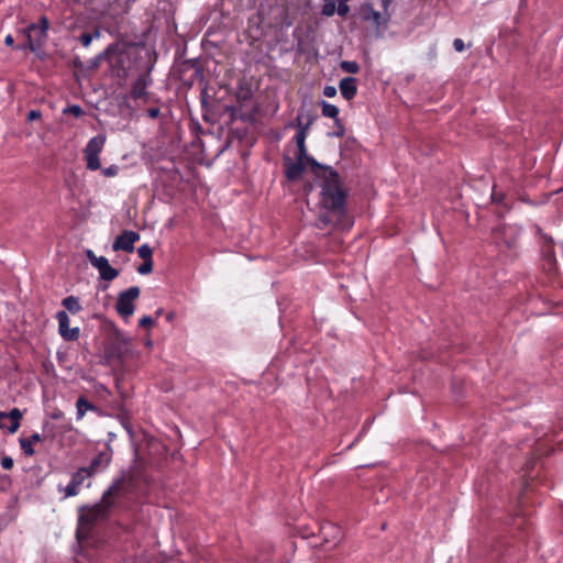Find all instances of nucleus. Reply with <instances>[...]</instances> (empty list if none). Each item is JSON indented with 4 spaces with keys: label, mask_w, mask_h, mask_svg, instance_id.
<instances>
[{
    "label": "nucleus",
    "mask_w": 563,
    "mask_h": 563,
    "mask_svg": "<svg viewBox=\"0 0 563 563\" xmlns=\"http://www.w3.org/2000/svg\"><path fill=\"white\" fill-rule=\"evenodd\" d=\"M150 484L151 478L145 474L143 466H133L126 474H123L112 483V485L103 493L100 503L80 510L77 537L80 538L81 529H86L88 531L97 521L106 519L109 511L119 505L121 499L129 495L144 494Z\"/></svg>",
    "instance_id": "1"
},
{
    "label": "nucleus",
    "mask_w": 563,
    "mask_h": 563,
    "mask_svg": "<svg viewBox=\"0 0 563 563\" xmlns=\"http://www.w3.org/2000/svg\"><path fill=\"white\" fill-rule=\"evenodd\" d=\"M322 176L320 205L325 213L319 216L320 222L324 225L332 222L330 213L343 218L346 213L347 194L343 187L336 170L331 167H323L319 170Z\"/></svg>",
    "instance_id": "2"
},
{
    "label": "nucleus",
    "mask_w": 563,
    "mask_h": 563,
    "mask_svg": "<svg viewBox=\"0 0 563 563\" xmlns=\"http://www.w3.org/2000/svg\"><path fill=\"white\" fill-rule=\"evenodd\" d=\"M311 124L312 119H309L306 123H302L300 117L296 118V126L298 128V131L294 137L295 143L297 145V153L295 158L306 159L308 166L312 168L314 175L320 177L319 170L322 169L324 166L319 164L312 156L308 155L306 146V139L308 136V131Z\"/></svg>",
    "instance_id": "3"
},
{
    "label": "nucleus",
    "mask_w": 563,
    "mask_h": 563,
    "mask_svg": "<svg viewBox=\"0 0 563 563\" xmlns=\"http://www.w3.org/2000/svg\"><path fill=\"white\" fill-rule=\"evenodd\" d=\"M521 229L517 225L501 224L493 230V240L499 247L507 250H515L518 245V240Z\"/></svg>",
    "instance_id": "4"
},
{
    "label": "nucleus",
    "mask_w": 563,
    "mask_h": 563,
    "mask_svg": "<svg viewBox=\"0 0 563 563\" xmlns=\"http://www.w3.org/2000/svg\"><path fill=\"white\" fill-rule=\"evenodd\" d=\"M537 233L540 235L541 254L543 261L542 267L549 275H553L556 272L554 243L552 239L544 234L539 227H537Z\"/></svg>",
    "instance_id": "5"
},
{
    "label": "nucleus",
    "mask_w": 563,
    "mask_h": 563,
    "mask_svg": "<svg viewBox=\"0 0 563 563\" xmlns=\"http://www.w3.org/2000/svg\"><path fill=\"white\" fill-rule=\"evenodd\" d=\"M49 27V21L45 15L40 18L37 23H32L25 31L27 47L34 52L42 44L44 38L47 36V30Z\"/></svg>",
    "instance_id": "6"
},
{
    "label": "nucleus",
    "mask_w": 563,
    "mask_h": 563,
    "mask_svg": "<svg viewBox=\"0 0 563 563\" xmlns=\"http://www.w3.org/2000/svg\"><path fill=\"white\" fill-rule=\"evenodd\" d=\"M106 143V136L98 134L91 137L84 150L87 168L90 170H97L101 167L99 154L102 152Z\"/></svg>",
    "instance_id": "7"
},
{
    "label": "nucleus",
    "mask_w": 563,
    "mask_h": 563,
    "mask_svg": "<svg viewBox=\"0 0 563 563\" xmlns=\"http://www.w3.org/2000/svg\"><path fill=\"white\" fill-rule=\"evenodd\" d=\"M140 292L137 286H132L119 294L115 310L122 318H129L134 313V301L139 298Z\"/></svg>",
    "instance_id": "8"
},
{
    "label": "nucleus",
    "mask_w": 563,
    "mask_h": 563,
    "mask_svg": "<svg viewBox=\"0 0 563 563\" xmlns=\"http://www.w3.org/2000/svg\"><path fill=\"white\" fill-rule=\"evenodd\" d=\"M56 319L58 321V333L65 341L73 342L79 339L80 329L78 327L69 328V317L66 311H58Z\"/></svg>",
    "instance_id": "9"
},
{
    "label": "nucleus",
    "mask_w": 563,
    "mask_h": 563,
    "mask_svg": "<svg viewBox=\"0 0 563 563\" xmlns=\"http://www.w3.org/2000/svg\"><path fill=\"white\" fill-rule=\"evenodd\" d=\"M140 240V234L135 231L124 230L118 235L112 244L113 251H124L132 253L134 251V243Z\"/></svg>",
    "instance_id": "10"
},
{
    "label": "nucleus",
    "mask_w": 563,
    "mask_h": 563,
    "mask_svg": "<svg viewBox=\"0 0 563 563\" xmlns=\"http://www.w3.org/2000/svg\"><path fill=\"white\" fill-rule=\"evenodd\" d=\"M152 81L153 80L150 70L140 74L135 81L132 84L130 97L134 100L147 98V87L152 84Z\"/></svg>",
    "instance_id": "11"
},
{
    "label": "nucleus",
    "mask_w": 563,
    "mask_h": 563,
    "mask_svg": "<svg viewBox=\"0 0 563 563\" xmlns=\"http://www.w3.org/2000/svg\"><path fill=\"white\" fill-rule=\"evenodd\" d=\"M112 460V449L109 444L106 445L104 450L98 453L97 456H95L89 466H86V468L92 474H97L100 471L108 467Z\"/></svg>",
    "instance_id": "12"
},
{
    "label": "nucleus",
    "mask_w": 563,
    "mask_h": 563,
    "mask_svg": "<svg viewBox=\"0 0 563 563\" xmlns=\"http://www.w3.org/2000/svg\"><path fill=\"white\" fill-rule=\"evenodd\" d=\"M285 176L290 181L299 180L305 172L306 166H308L306 159L291 161L289 157L285 158Z\"/></svg>",
    "instance_id": "13"
},
{
    "label": "nucleus",
    "mask_w": 563,
    "mask_h": 563,
    "mask_svg": "<svg viewBox=\"0 0 563 563\" xmlns=\"http://www.w3.org/2000/svg\"><path fill=\"white\" fill-rule=\"evenodd\" d=\"M339 88L345 100H352L357 93V80L354 77H345L340 80Z\"/></svg>",
    "instance_id": "14"
},
{
    "label": "nucleus",
    "mask_w": 563,
    "mask_h": 563,
    "mask_svg": "<svg viewBox=\"0 0 563 563\" xmlns=\"http://www.w3.org/2000/svg\"><path fill=\"white\" fill-rule=\"evenodd\" d=\"M41 441H42V435L36 432L33 433L29 438H20V440H19L20 446L26 456H33L35 454V450H34L33 445Z\"/></svg>",
    "instance_id": "15"
},
{
    "label": "nucleus",
    "mask_w": 563,
    "mask_h": 563,
    "mask_svg": "<svg viewBox=\"0 0 563 563\" xmlns=\"http://www.w3.org/2000/svg\"><path fill=\"white\" fill-rule=\"evenodd\" d=\"M512 526L514 528L521 530V532L518 533L517 538L519 539L520 542H525L530 529L529 520L523 515L517 514L516 517L512 519Z\"/></svg>",
    "instance_id": "16"
},
{
    "label": "nucleus",
    "mask_w": 563,
    "mask_h": 563,
    "mask_svg": "<svg viewBox=\"0 0 563 563\" xmlns=\"http://www.w3.org/2000/svg\"><path fill=\"white\" fill-rule=\"evenodd\" d=\"M77 420H81L87 410L98 412L99 408L90 402L86 397L80 396L76 401Z\"/></svg>",
    "instance_id": "17"
},
{
    "label": "nucleus",
    "mask_w": 563,
    "mask_h": 563,
    "mask_svg": "<svg viewBox=\"0 0 563 563\" xmlns=\"http://www.w3.org/2000/svg\"><path fill=\"white\" fill-rule=\"evenodd\" d=\"M87 258L90 262V264L98 269V272L102 271L106 266L109 265V261L104 256H97L91 250H88Z\"/></svg>",
    "instance_id": "18"
},
{
    "label": "nucleus",
    "mask_w": 563,
    "mask_h": 563,
    "mask_svg": "<svg viewBox=\"0 0 563 563\" xmlns=\"http://www.w3.org/2000/svg\"><path fill=\"white\" fill-rule=\"evenodd\" d=\"M62 305L73 314H76L81 310L79 299L75 296H68L64 298Z\"/></svg>",
    "instance_id": "19"
},
{
    "label": "nucleus",
    "mask_w": 563,
    "mask_h": 563,
    "mask_svg": "<svg viewBox=\"0 0 563 563\" xmlns=\"http://www.w3.org/2000/svg\"><path fill=\"white\" fill-rule=\"evenodd\" d=\"M339 108L334 104H331L327 101L321 102V113L325 118H331L334 121L339 119Z\"/></svg>",
    "instance_id": "20"
},
{
    "label": "nucleus",
    "mask_w": 563,
    "mask_h": 563,
    "mask_svg": "<svg viewBox=\"0 0 563 563\" xmlns=\"http://www.w3.org/2000/svg\"><path fill=\"white\" fill-rule=\"evenodd\" d=\"M91 476L92 474L86 467H80L73 474L70 482L81 487L84 482Z\"/></svg>",
    "instance_id": "21"
},
{
    "label": "nucleus",
    "mask_w": 563,
    "mask_h": 563,
    "mask_svg": "<svg viewBox=\"0 0 563 563\" xmlns=\"http://www.w3.org/2000/svg\"><path fill=\"white\" fill-rule=\"evenodd\" d=\"M101 36V32L99 29H95L92 32H84L79 36V42L84 47H88L93 38H99Z\"/></svg>",
    "instance_id": "22"
},
{
    "label": "nucleus",
    "mask_w": 563,
    "mask_h": 563,
    "mask_svg": "<svg viewBox=\"0 0 563 563\" xmlns=\"http://www.w3.org/2000/svg\"><path fill=\"white\" fill-rule=\"evenodd\" d=\"M492 201L498 206L504 207L506 211L509 209L507 196L501 191H497L495 186L492 192Z\"/></svg>",
    "instance_id": "23"
},
{
    "label": "nucleus",
    "mask_w": 563,
    "mask_h": 563,
    "mask_svg": "<svg viewBox=\"0 0 563 563\" xmlns=\"http://www.w3.org/2000/svg\"><path fill=\"white\" fill-rule=\"evenodd\" d=\"M100 278L107 282H111L119 276V271L113 268L110 264L99 272Z\"/></svg>",
    "instance_id": "24"
},
{
    "label": "nucleus",
    "mask_w": 563,
    "mask_h": 563,
    "mask_svg": "<svg viewBox=\"0 0 563 563\" xmlns=\"http://www.w3.org/2000/svg\"><path fill=\"white\" fill-rule=\"evenodd\" d=\"M340 67L343 71L349 74H357L360 71V65L354 60H343Z\"/></svg>",
    "instance_id": "25"
},
{
    "label": "nucleus",
    "mask_w": 563,
    "mask_h": 563,
    "mask_svg": "<svg viewBox=\"0 0 563 563\" xmlns=\"http://www.w3.org/2000/svg\"><path fill=\"white\" fill-rule=\"evenodd\" d=\"M321 13L325 16H332L335 13V0H323Z\"/></svg>",
    "instance_id": "26"
},
{
    "label": "nucleus",
    "mask_w": 563,
    "mask_h": 563,
    "mask_svg": "<svg viewBox=\"0 0 563 563\" xmlns=\"http://www.w3.org/2000/svg\"><path fill=\"white\" fill-rule=\"evenodd\" d=\"M137 254L143 261L153 258V251L148 244L141 245L137 249Z\"/></svg>",
    "instance_id": "27"
},
{
    "label": "nucleus",
    "mask_w": 563,
    "mask_h": 563,
    "mask_svg": "<svg viewBox=\"0 0 563 563\" xmlns=\"http://www.w3.org/2000/svg\"><path fill=\"white\" fill-rule=\"evenodd\" d=\"M153 271V258L143 261V263L137 267V273L141 275H147Z\"/></svg>",
    "instance_id": "28"
},
{
    "label": "nucleus",
    "mask_w": 563,
    "mask_h": 563,
    "mask_svg": "<svg viewBox=\"0 0 563 563\" xmlns=\"http://www.w3.org/2000/svg\"><path fill=\"white\" fill-rule=\"evenodd\" d=\"M65 497H73L79 494L80 487L75 485L73 482H69L65 487Z\"/></svg>",
    "instance_id": "29"
},
{
    "label": "nucleus",
    "mask_w": 563,
    "mask_h": 563,
    "mask_svg": "<svg viewBox=\"0 0 563 563\" xmlns=\"http://www.w3.org/2000/svg\"><path fill=\"white\" fill-rule=\"evenodd\" d=\"M64 113H68V114H71L76 118H79L84 114V110L81 109L80 106H77V104H73V106H69L68 108H66L64 110Z\"/></svg>",
    "instance_id": "30"
},
{
    "label": "nucleus",
    "mask_w": 563,
    "mask_h": 563,
    "mask_svg": "<svg viewBox=\"0 0 563 563\" xmlns=\"http://www.w3.org/2000/svg\"><path fill=\"white\" fill-rule=\"evenodd\" d=\"M366 19H372L377 25L382 24V22H383L382 13L374 10L373 8L369 9V12L367 13Z\"/></svg>",
    "instance_id": "31"
},
{
    "label": "nucleus",
    "mask_w": 563,
    "mask_h": 563,
    "mask_svg": "<svg viewBox=\"0 0 563 563\" xmlns=\"http://www.w3.org/2000/svg\"><path fill=\"white\" fill-rule=\"evenodd\" d=\"M154 323L155 320L151 316H144L139 321V325L144 329L151 328Z\"/></svg>",
    "instance_id": "32"
},
{
    "label": "nucleus",
    "mask_w": 563,
    "mask_h": 563,
    "mask_svg": "<svg viewBox=\"0 0 563 563\" xmlns=\"http://www.w3.org/2000/svg\"><path fill=\"white\" fill-rule=\"evenodd\" d=\"M335 132L334 135L338 137H342L345 134V128L340 119L334 121Z\"/></svg>",
    "instance_id": "33"
},
{
    "label": "nucleus",
    "mask_w": 563,
    "mask_h": 563,
    "mask_svg": "<svg viewBox=\"0 0 563 563\" xmlns=\"http://www.w3.org/2000/svg\"><path fill=\"white\" fill-rule=\"evenodd\" d=\"M119 173V167L117 165H111L107 168L102 169V175L106 177H114Z\"/></svg>",
    "instance_id": "34"
},
{
    "label": "nucleus",
    "mask_w": 563,
    "mask_h": 563,
    "mask_svg": "<svg viewBox=\"0 0 563 563\" xmlns=\"http://www.w3.org/2000/svg\"><path fill=\"white\" fill-rule=\"evenodd\" d=\"M8 417L10 418L11 421H19L20 422L21 419H22V412L20 411V409L13 408L9 412Z\"/></svg>",
    "instance_id": "35"
},
{
    "label": "nucleus",
    "mask_w": 563,
    "mask_h": 563,
    "mask_svg": "<svg viewBox=\"0 0 563 563\" xmlns=\"http://www.w3.org/2000/svg\"><path fill=\"white\" fill-rule=\"evenodd\" d=\"M114 52V46L113 45H109L102 53H100L98 56H97V59L100 62V60H103V59H107L109 55H111L112 53Z\"/></svg>",
    "instance_id": "36"
},
{
    "label": "nucleus",
    "mask_w": 563,
    "mask_h": 563,
    "mask_svg": "<svg viewBox=\"0 0 563 563\" xmlns=\"http://www.w3.org/2000/svg\"><path fill=\"white\" fill-rule=\"evenodd\" d=\"M1 466L4 470H11L13 467V460L10 456H3L1 459Z\"/></svg>",
    "instance_id": "37"
},
{
    "label": "nucleus",
    "mask_w": 563,
    "mask_h": 563,
    "mask_svg": "<svg viewBox=\"0 0 563 563\" xmlns=\"http://www.w3.org/2000/svg\"><path fill=\"white\" fill-rule=\"evenodd\" d=\"M323 95L328 98H332L336 96V88L333 86H325L323 89Z\"/></svg>",
    "instance_id": "38"
},
{
    "label": "nucleus",
    "mask_w": 563,
    "mask_h": 563,
    "mask_svg": "<svg viewBox=\"0 0 563 563\" xmlns=\"http://www.w3.org/2000/svg\"><path fill=\"white\" fill-rule=\"evenodd\" d=\"M453 47L456 52H463L465 49V44L462 38H455L453 41Z\"/></svg>",
    "instance_id": "39"
},
{
    "label": "nucleus",
    "mask_w": 563,
    "mask_h": 563,
    "mask_svg": "<svg viewBox=\"0 0 563 563\" xmlns=\"http://www.w3.org/2000/svg\"><path fill=\"white\" fill-rule=\"evenodd\" d=\"M41 117H42V113L40 110H31L27 113V121L32 122L34 120L41 119Z\"/></svg>",
    "instance_id": "40"
},
{
    "label": "nucleus",
    "mask_w": 563,
    "mask_h": 563,
    "mask_svg": "<svg viewBox=\"0 0 563 563\" xmlns=\"http://www.w3.org/2000/svg\"><path fill=\"white\" fill-rule=\"evenodd\" d=\"M159 114H161L159 108H150V109H147V115L151 119H156V118L159 117Z\"/></svg>",
    "instance_id": "41"
},
{
    "label": "nucleus",
    "mask_w": 563,
    "mask_h": 563,
    "mask_svg": "<svg viewBox=\"0 0 563 563\" xmlns=\"http://www.w3.org/2000/svg\"><path fill=\"white\" fill-rule=\"evenodd\" d=\"M20 424L21 423L19 421H11V426L9 427V432L15 433L19 430Z\"/></svg>",
    "instance_id": "42"
},
{
    "label": "nucleus",
    "mask_w": 563,
    "mask_h": 563,
    "mask_svg": "<svg viewBox=\"0 0 563 563\" xmlns=\"http://www.w3.org/2000/svg\"><path fill=\"white\" fill-rule=\"evenodd\" d=\"M4 43L8 45V46H12L13 43H14V38L11 34H8L4 38Z\"/></svg>",
    "instance_id": "43"
},
{
    "label": "nucleus",
    "mask_w": 563,
    "mask_h": 563,
    "mask_svg": "<svg viewBox=\"0 0 563 563\" xmlns=\"http://www.w3.org/2000/svg\"><path fill=\"white\" fill-rule=\"evenodd\" d=\"M393 2V0H382V7L385 11L388 10V7L390 5V3Z\"/></svg>",
    "instance_id": "44"
},
{
    "label": "nucleus",
    "mask_w": 563,
    "mask_h": 563,
    "mask_svg": "<svg viewBox=\"0 0 563 563\" xmlns=\"http://www.w3.org/2000/svg\"><path fill=\"white\" fill-rule=\"evenodd\" d=\"M117 76H118V77H122V78H124V77L126 76V71H125V69H124V68L119 69V70L117 71Z\"/></svg>",
    "instance_id": "45"
},
{
    "label": "nucleus",
    "mask_w": 563,
    "mask_h": 563,
    "mask_svg": "<svg viewBox=\"0 0 563 563\" xmlns=\"http://www.w3.org/2000/svg\"><path fill=\"white\" fill-rule=\"evenodd\" d=\"M162 313H163V309H158V310L156 311V316H157V317H159Z\"/></svg>",
    "instance_id": "46"
},
{
    "label": "nucleus",
    "mask_w": 563,
    "mask_h": 563,
    "mask_svg": "<svg viewBox=\"0 0 563 563\" xmlns=\"http://www.w3.org/2000/svg\"><path fill=\"white\" fill-rule=\"evenodd\" d=\"M167 319L172 320L173 319V313H168Z\"/></svg>",
    "instance_id": "47"
}]
</instances>
